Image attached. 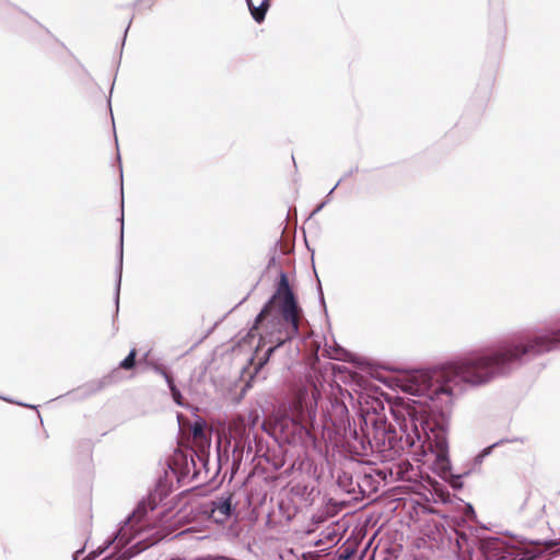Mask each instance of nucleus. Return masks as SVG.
<instances>
[{
    "instance_id": "obj_1",
    "label": "nucleus",
    "mask_w": 560,
    "mask_h": 560,
    "mask_svg": "<svg viewBox=\"0 0 560 560\" xmlns=\"http://www.w3.org/2000/svg\"><path fill=\"white\" fill-rule=\"evenodd\" d=\"M560 349V327L532 336L500 341L492 349L469 352L433 369L412 371L400 378V388L412 396L450 405L466 386H485L505 377L530 360Z\"/></svg>"
},
{
    "instance_id": "obj_2",
    "label": "nucleus",
    "mask_w": 560,
    "mask_h": 560,
    "mask_svg": "<svg viewBox=\"0 0 560 560\" xmlns=\"http://www.w3.org/2000/svg\"><path fill=\"white\" fill-rule=\"evenodd\" d=\"M299 318L300 308L294 293L290 288L287 275L281 272L275 294L257 315L254 326L250 329L252 331L257 329L258 326L266 320L273 330L270 334V342L273 345L258 358L256 370L267 364L275 350L299 332Z\"/></svg>"
},
{
    "instance_id": "obj_3",
    "label": "nucleus",
    "mask_w": 560,
    "mask_h": 560,
    "mask_svg": "<svg viewBox=\"0 0 560 560\" xmlns=\"http://www.w3.org/2000/svg\"><path fill=\"white\" fill-rule=\"evenodd\" d=\"M399 439L397 432L385 422H375L373 428L365 434L369 444L377 452L398 451L411 448L421 442L423 419L418 417L413 409H404L396 415Z\"/></svg>"
},
{
    "instance_id": "obj_4",
    "label": "nucleus",
    "mask_w": 560,
    "mask_h": 560,
    "mask_svg": "<svg viewBox=\"0 0 560 560\" xmlns=\"http://www.w3.org/2000/svg\"><path fill=\"white\" fill-rule=\"evenodd\" d=\"M318 397L319 392L315 386L311 389L300 388L289 406L291 421L305 430L313 427L317 415Z\"/></svg>"
},
{
    "instance_id": "obj_5",
    "label": "nucleus",
    "mask_w": 560,
    "mask_h": 560,
    "mask_svg": "<svg viewBox=\"0 0 560 560\" xmlns=\"http://www.w3.org/2000/svg\"><path fill=\"white\" fill-rule=\"evenodd\" d=\"M487 560H513L514 550L499 538H489L483 541Z\"/></svg>"
},
{
    "instance_id": "obj_6",
    "label": "nucleus",
    "mask_w": 560,
    "mask_h": 560,
    "mask_svg": "<svg viewBox=\"0 0 560 560\" xmlns=\"http://www.w3.org/2000/svg\"><path fill=\"white\" fill-rule=\"evenodd\" d=\"M233 495H221L211 502V517L217 523H224L235 513V505L232 502Z\"/></svg>"
},
{
    "instance_id": "obj_7",
    "label": "nucleus",
    "mask_w": 560,
    "mask_h": 560,
    "mask_svg": "<svg viewBox=\"0 0 560 560\" xmlns=\"http://www.w3.org/2000/svg\"><path fill=\"white\" fill-rule=\"evenodd\" d=\"M246 2L254 20L258 23L264 21L269 8V0H246Z\"/></svg>"
},
{
    "instance_id": "obj_8",
    "label": "nucleus",
    "mask_w": 560,
    "mask_h": 560,
    "mask_svg": "<svg viewBox=\"0 0 560 560\" xmlns=\"http://www.w3.org/2000/svg\"><path fill=\"white\" fill-rule=\"evenodd\" d=\"M436 465L443 470L446 471L450 469V460L447 457V446L445 441L436 442Z\"/></svg>"
},
{
    "instance_id": "obj_9",
    "label": "nucleus",
    "mask_w": 560,
    "mask_h": 560,
    "mask_svg": "<svg viewBox=\"0 0 560 560\" xmlns=\"http://www.w3.org/2000/svg\"><path fill=\"white\" fill-rule=\"evenodd\" d=\"M322 537L316 541L317 546L324 545L325 542L336 544L339 540V534L335 530V528H326L322 532Z\"/></svg>"
},
{
    "instance_id": "obj_10",
    "label": "nucleus",
    "mask_w": 560,
    "mask_h": 560,
    "mask_svg": "<svg viewBox=\"0 0 560 560\" xmlns=\"http://www.w3.org/2000/svg\"><path fill=\"white\" fill-rule=\"evenodd\" d=\"M120 243L122 244V235L120 236ZM121 270H122V247L120 248L117 284H116V293H115L116 312H118L119 291H120V283H121Z\"/></svg>"
},
{
    "instance_id": "obj_11",
    "label": "nucleus",
    "mask_w": 560,
    "mask_h": 560,
    "mask_svg": "<svg viewBox=\"0 0 560 560\" xmlns=\"http://www.w3.org/2000/svg\"><path fill=\"white\" fill-rule=\"evenodd\" d=\"M136 350H130L129 354L120 362L119 366L124 370L132 369L136 364Z\"/></svg>"
},
{
    "instance_id": "obj_12",
    "label": "nucleus",
    "mask_w": 560,
    "mask_h": 560,
    "mask_svg": "<svg viewBox=\"0 0 560 560\" xmlns=\"http://www.w3.org/2000/svg\"><path fill=\"white\" fill-rule=\"evenodd\" d=\"M191 432L195 439L203 440L206 439L205 433V422L196 421L191 427Z\"/></svg>"
},
{
    "instance_id": "obj_13",
    "label": "nucleus",
    "mask_w": 560,
    "mask_h": 560,
    "mask_svg": "<svg viewBox=\"0 0 560 560\" xmlns=\"http://www.w3.org/2000/svg\"><path fill=\"white\" fill-rule=\"evenodd\" d=\"M168 388L172 393L173 399L177 405H182V394L179 389L175 386L173 380H168Z\"/></svg>"
},
{
    "instance_id": "obj_14",
    "label": "nucleus",
    "mask_w": 560,
    "mask_h": 560,
    "mask_svg": "<svg viewBox=\"0 0 560 560\" xmlns=\"http://www.w3.org/2000/svg\"><path fill=\"white\" fill-rule=\"evenodd\" d=\"M144 513H145V509L138 506V509L133 512V514L131 516H129V518L127 520V524L139 522Z\"/></svg>"
},
{
    "instance_id": "obj_15",
    "label": "nucleus",
    "mask_w": 560,
    "mask_h": 560,
    "mask_svg": "<svg viewBox=\"0 0 560 560\" xmlns=\"http://www.w3.org/2000/svg\"><path fill=\"white\" fill-rule=\"evenodd\" d=\"M116 539L118 540V544H127L128 542L126 527L120 528V530L118 532V535L116 536Z\"/></svg>"
},
{
    "instance_id": "obj_16",
    "label": "nucleus",
    "mask_w": 560,
    "mask_h": 560,
    "mask_svg": "<svg viewBox=\"0 0 560 560\" xmlns=\"http://www.w3.org/2000/svg\"><path fill=\"white\" fill-rule=\"evenodd\" d=\"M502 443H504V440H501V441L493 443L492 445L486 447L478 457L483 458V457L488 456L495 446H498Z\"/></svg>"
},
{
    "instance_id": "obj_17",
    "label": "nucleus",
    "mask_w": 560,
    "mask_h": 560,
    "mask_svg": "<svg viewBox=\"0 0 560 560\" xmlns=\"http://www.w3.org/2000/svg\"><path fill=\"white\" fill-rule=\"evenodd\" d=\"M153 370H154V372H155V373H158V374L162 375V376L165 378L166 383H168V380H173V378L167 374V372H166L164 369H162L161 366H159V365H154V366H153Z\"/></svg>"
},
{
    "instance_id": "obj_18",
    "label": "nucleus",
    "mask_w": 560,
    "mask_h": 560,
    "mask_svg": "<svg viewBox=\"0 0 560 560\" xmlns=\"http://www.w3.org/2000/svg\"><path fill=\"white\" fill-rule=\"evenodd\" d=\"M327 203V200L326 201H323L322 203H319L315 209L314 211L312 212V215L318 213L324 207L325 205Z\"/></svg>"
},
{
    "instance_id": "obj_19",
    "label": "nucleus",
    "mask_w": 560,
    "mask_h": 560,
    "mask_svg": "<svg viewBox=\"0 0 560 560\" xmlns=\"http://www.w3.org/2000/svg\"><path fill=\"white\" fill-rule=\"evenodd\" d=\"M513 560H529V559H526L524 556H522L521 553H516L514 551V559Z\"/></svg>"
},
{
    "instance_id": "obj_20",
    "label": "nucleus",
    "mask_w": 560,
    "mask_h": 560,
    "mask_svg": "<svg viewBox=\"0 0 560 560\" xmlns=\"http://www.w3.org/2000/svg\"><path fill=\"white\" fill-rule=\"evenodd\" d=\"M83 551L82 550H78L74 552L73 555V560H79L80 556H82Z\"/></svg>"
},
{
    "instance_id": "obj_21",
    "label": "nucleus",
    "mask_w": 560,
    "mask_h": 560,
    "mask_svg": "<svg viewBox=\"0 0 560 560\" xmlns=\"http://www.w3.org/2000/svg\"><path fill=\"white\" fill-rule=\"evenodd\" d=\"M323 521H324V518H323V516H322V515H320V516H314V517H313V522H314V523H320V522H323Z\"/></svg>"
},
{
    "instance_id": "obj_22",
    "label": "nucleus",
    "mask_w": 560,
    "mask_h": 560,
    "mask_svg": "<svg viewBox=\"0 0 560 560\" xmlns=\"http://www.w3.org/2000/svg\"><path fill=\"white\" fill-rule=\"evenodd\" d=\"M264 345H265V339H264V338H261V339H260V342H259V345H258V347L256 348V353H258V351H259L260 347H261V346H264Z\"/></svg>"
},
{
    "instance_id": "obj_23",
    "label": "nucleus",
    "mask_w": 560,
    "mask_h": 560,
    "mask_svg": "<svg viewBox=\"0 0 560 560\" xmlns=\"http://www.w3.org/2000/svg\"><path fill=\"white\" fill-rule=\"evenodd\" d=\"M340 184V180L330 189V191L328 192V196H330L334 190L338 187V185Z\"/></svg>"
},
{
    "instance_id": "obj_24",
    "label": "nucleus",
    "mask_w": 560,
    "mask_h": 560,
    "mask_svg": "<svg viewBox=\"0 0 560 560\" xmlns=\"http://www.w3.org/2000/svg\"><path fill=\"white\" fill-rule=\"evenodd\" d=\"M105 560H126L125 557H117V558H109V559H105Z\"/></svg>"
},
{
    "instance_id": "obj_25",
    "label": "nucleus",
    "mask_w": 560,
    "mask_h": 560,
    "mask_svg": "<svg viewBox=\"0 0 560 560\" xmlns=\"http://www.w3.org/2000/svg\"><path fill=\"white\" fill-rule=\"evenodd\" d=\"M22 405L28 407V405H24V404H22ZM30 408L35 409L36 407L35 406H30Z\"/></svg>"
}]
</instances>
